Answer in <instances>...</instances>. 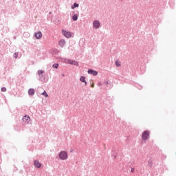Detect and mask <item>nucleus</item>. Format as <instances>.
Instances as JSON below:
<instances>
[{
    "label": "nucleus",
    "instance_id": "obj_1",
    "mask_svg": "<svg viewBox=\"0 0 176 176\" xmlns=\"http://www.w3.org/2000/svg\"><path fill=\"white\" fill-rule=\"evenodd\" d=\"M151 135V133L149 131H144L142 133V138L144 141H146V140H149V135Z\"/></svg>",
    "mask_w": 176,
    "mask_h": 176
},
{
    "label": "nucleus",
    "instance_id": "obj_2",
    "mask_svg": "<svg viewBox=\"0 0 176 176\" xmlns=\"http://www.w3.org/2000/svg\"><path fill=\"white\" fill-rule=\"evenodd\" d=\"M59 158L60 160H67V159H68V154L66 151H61L59 153Z\"/></svg>",
    "mask_w": 176,
    "mask_h": 176
},
{
    "label": "nucleus",
    "instance_id": "obj_3",
    "mask_svg": "<svg viewBox=\"0 0 176 176\" xmlns=\"http://www.w3.org/2000/svg\"><path fill=\"white\" fill-rule=\"evenodd\" d=\"M100 21L96 20L93 22V28H95L96 30H98L100 28Z\"/></svg>",
    "mask_w": 176,
    "mask_h": 176
},
{
    "label": "nucleus",
    "instance_id": "obj_4",
    "mask_svg": "<svg viewBox=\"0 0 176 176\" xmlns=\"http://www.w3.org/2000/svg\"><path fill=\"white\" fill-rule=\"evenodd\" d=\"M62 34L66 38H71V36H72V34H71V32H67L65 30H62Z\"/></svg>",
    "mask_w": 176,
    "mask_h": 176
},
{
    "label": "nucleus",
    "instance_id": "obj_5",
    "mask_svg": "<svg viewBox=\"0 0 176 176\" xmlns=\"http://www.w3.org/2000/svg\"><path fill=\"white\" fill-rule=\"evenodd\" d=\"M23 122H24V123H26L27 124H28V123H30V116L28 115L25 116L23 119H22Z\"/></svg>",
    "mask_w": 176,
    "mask_h": 176
},
{
    "label": "nucleus",
    "instance_id": "obj_6",
    "mask_svg": "<svg viewBox=\"0 0 176 176\" xmlns=\"http://www.w3.org/2000/svg\"><path fill=\"white\" fill-rule=\"evenodd\" d=\"M88 74L94 75V76H97V75H98V72L97 71H94L91 69H88Z\"/></svg>",
    "mask_w": 176,
    "mask_h": 176
},
{
    "label": "nucleus",
    "instance_id": "obj_7",
    "mask_svg": "<svg viewBox=\"0 0 176 176\" xmlns=\"http://www.w3.org/2000/svg\"><path fill=\"white\" fill-rule=\"evenodd\" d=\"M34 36L36 39H41L42 38V32H38L34 34Z\"/></svg>",
    "mask_w": 176,
    "mask_h": 176
},
{
    "label": "nucleus",
    "instance_id": "obj_8",
    "mask_svg": "<svg viewBox=\"0 0 176 176\" xmlns=\"http://www.w3.org/2000/svg\"><path fill=\"white\" fill-rule=\"evenodd\" d=\"M34 166H35L36 168H41V167H42V164H41V163H39V161L37 160H34Z\"/></svg>",
    "mask_w": 176,
    "mask_h": 176
},
{
    "label": "nucleus",
    "instance_id": "obj_9",
    "mask_svg": "<svg viewBox=\"0 0 176 176\" xmlns=\"http://www.w3.org/2000/svg\"><path fill=\"white\" fill-rule=\"evenodd\" d=\"M58 45H59V46H60V47H64V46H65V40L61 39L58 42Z\"/></svg>",
    "mask_w": 176,
    "mask_h": 176
},
{
    "label": "nucleus",
    "instance_id": "obj_10",
    "mask_svg": "<svg viewBox=\"0 0 176 176\" xmlns=\"http://www.w3.org/2000/svg\"><path fill=\"white\" fill-rule=\"evenodd\" d=\"M80 81L84 82L85 86L87 85V82H86V77L85 76H81L80 78Z\"/></svg>",
    "mask_w": 176,
    "mask_h": 176
},
{
    "label": "nucleus",
    "instance_id": "obj_11",
    "mask_svg": "<svg viewBox=\"0 0 176 176\" xmlns=\"http://www.w3.org/2000/svg\"><path fill=\"white\" fill-rule=\"evenodd\" d=\"M28 94H29V96H34V94H35V89H30L28 90Z\"/></svg>",
    "mask_w": 176,
    "mask_h": 176
},
{
    "label": "nucleus",
    "instance_id": "obj_12",
    "mask_svg": "<svg viewBox=\"0 0 176 176\" xmlns=\"http://www.w3.org/2000/svg\"><path fill=\"white\" fill-rule=\"evenodd\" d=\"M72 20H73V21H76L78 20V14H77L73 15Z\"/></svg>",
    "mask_w": 176,
    "mask_h": 176
},
{
    "label": "nucleus",
    "instance_id": "obj_13",
    "mask_svg": "<svg viewBox=\"0 0 176 176\" xmlns=\"http://www.w3.org/2000/svg\"><path fill=\"white\" fill-rule=\"evenodd\" d=\"M75 8H79V4L77 3H74V5L72 6V9H75Z\"/></svg>",
    "mask_w": 176,
    "mask_h": 176
},
{
    "label": "nucleus",
    "instance_id": "obj_14",
    "mask_svg": "<svg viewBox=\"0 0 176 176\" xmlns=\"http://www.w3.org/2000/svg\"><path fill=\"white\" fill-rule=\"evenodd\" d=\"M72 65H79V63L76 60H72Z\"/></svg>",
    "mask_w": 176,
    "mask_h": 176
},
{
    "label": "nucleus",
    "instance_id": "obj_15",
    "mask_svg": "<svg viewBox=\"0 0 176 176\" xmlns=\"http://www.w3.org/2000/svg\"><path fill=\"white\" fill-rule=\"evenodd\" d=\"M52 68H54L55 69H57L58 68V63H55L52 65Z\"/></svg>",
    "mask_w": 176,
    "mask_h": 176
},
{
    "label": "nucleus",
    "instance_id": "obj_16",
    "mask_svg": "<svg viewBox=\"0 0 176 176\" xmlns=\"http://www.w3.org/2000/svg\"><path fill=\"white\" fill-rule=\"evenodd\" d=\"M42 96H45V97H49V95L47 94V93L46 92V91H44L42 94Z\"/></svg>",
    "mask_w": 176,
    "mask_h": 176
},
{
    "label": "nucleus",
    "instance_id": "obj_17",
    "mask_svg": "<svg viewBox=\"0 0 176 176\" xmlns=\"http://www.w3.org/2000/svg\"><path fill=\"white\" fill-rule=\"evenodd\" d=\"M116 65L117 67H120L122 65L120 64V62H119V60H116Z\"/></svg>",
    "mask_w": 176,
    "mask_h": 176
},
{
    "label": "nucleus",
    "instance_id": "obj_18",
    "mask_svg": "<svg viewBox=\"0 0 176 176\" xmlns=\"http://www.w3.org/2000/svg\"><path fill=\"white\" fill-rule=\"evenodd\" d=\"M44 71L43 70H38V74L39 75V76H41L43 74H44Z\"/></svg>",
    "mask_w": 176,
    "mask_h": 176
},
{
    "label": "nucleus",
    "instance_id": "obj_19",
    "mask_svg": "<svg viewBox=\"0 0 176 176\" xmlns=\"http://www.w3.org/2000/svg\"><path fill=\"white\" fill-rule=\"evenodd\" d=\"M152 160H149L148 161V167H152Z\"/></svg>",
    "mask_w": 176,
    "mask_h": 176
},
{
    "label": "nucleus",
    "instance_id": "obj_20",
    "mask_svg": "<svg viewBox=\"0 0 176 176\" xmlns=\"http://www.w3.org/2000/svg\"><path fill=\"white\" fill-rule=\"evenodd\" d=\"M14 57L15 58H17V57H19V52H15V53L14 54Z\"/></svg>",
    "mask_w": 176,
    "mask_h": 176
},
{
    "label": "nucleus",
    "instance_id": "obj_21",
    "mask_svg": "<svg viewBox=\"0 0 176 176\" xmlns=\"http://www.w3.org/2000/svg\"><path fill=\"white\" fill-rule=\"evenodd\" d=\"M67 63H68V64H72V60L69 59V60H67Z\"/></svg>",
    "mask_w": 176,
    "mask_h": 176
},
{
    "label": "nucleus",
    "instance_id": "obj_22",
    "mask_svg": "<svg viewBox=\"0 0 176 176\" xmlns=\"http://www.w3.org/2000/svg\"><path fill=\"white\" fill-rule=\"evenodd\" d=\"M1 91H3V92L6 91V87H2Z\"/></svg>",
    "mask_w": 176,
    "mask_h": 176
},
{
    "label": "nucleus",
    "instance_id": "obj_23",
    "mask_svg": "<svg viewBox=\"0 0 176 176\" xmlns=\"http://www.w3.org/2000/svg\"><path fill=\"white\" fill-rule=\"evenodd\" d=\"M98 86H102V82H98Z\"/></svg>",
    "mask_w": 176,
    "mask_h": 176
},
{
    "label": "nucleus",
    "instance_id": "obj_24",
    "mask_svg": "<svg viewBox=\"0 0 176 176\" xmlns=\"http://www.w3.org/2000/svg\"><path fill=\"white\" fill-rule=\"evenodd\" d=\"M104 85H109V82L108 81H104Z\"/></svg>",
    "mask_w": 176,
    "mask_h": 176
},
{
    "label": "nucleus",
    "instance_id": "obj_25",
    "mask_svg": "<svg viewBox=\"0 0 176 176\" xmlns=\"http://www.w3.org/2000/svg\"><path fill=\"white\" fill-rule=\"evenodd\" d=\"M135 171V170L134 168H131V173H134Z\"/></svg>",
    "mask_w": 176,
    "mask_h": 176
},
{
    "label": "nucleus",
    "instance_id": "obj_26",
    "mask_svg": "<svg viewBox=\"0 0 176 176\" xmlns=\"http://www.w3.org/2000/svg\"><path fill=\"white\" fill-rule=\"evenodd\" d=\"M91 87H94V84H92V85H91Z\"/></svg>",
    "mask_w": 176,
    "mask_h": 176
},
{
    "label": "nucleus",
    "instance_id": "obj_27",
    "mask_svg": "<svg viewBox=\"0 0 176 176\" xmlns=\"http://www.w3.org/2000/svg\"><path fill=\"white\" fill-rule=\"evenodd\" d=\"M72 151H73L72 150L70 151V152H72Z\"/></svg>",
    "mask_w": 176,
    "mask_h": 176
}]
</instances>
